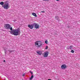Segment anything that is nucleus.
I'll list each match as a JSON object with an SVG mask.
<instances>
[{"instance_id":"1","label":"nucleus","mask_w":80,"mask_h":80,"mask_svg":"<svg viewBox=\"0 0 80 80\" xmlns=\"http://www.w3.org/2000/svg\"><path fill=\"white\" fill-rule=\"evenodd\" d=\"M9 29H10L11 30H12V31H9L10 33L12 35H13L15 36H17L20 34V31L19 28L13 30L12 27H10Z\"/></svg>"},{"instance_id":"2","label":"nucleus","mask_w":80,"mask_h":80,"mask_svg":"<svg viewBox=\"0 0 80 80\" xmlns=\"http://www.w3.org/2000/svg\"><path fill=\"white\" fill-rule=\"evenodd\" d=\"M34 44L36 47L38 48H40L42 45V41H37L35 42Z\"/></svg>"},{"instance_id":"3","label":"nucleus","mask_w":80,"mask_h":80,"mask_svg":"<svg viewBox=\"0 0 80 80\" xmlns=\"http://www.w3.org/2000/svg\"><path fill=\"white\" fill-rule=\"evenodd\" d=\"M2 7L5 9H7V10H8L10 8L9 7V4L7 2H5L4 5L2 6Z\"/></svg>"},{"instance_id":"4","label":"nucleus","mask_w":80,"mask_h":80,"mask_svg":"<svg viewBox=\"0 0 80 80\" xmlns=\"http://www.w3.org/2000/svg\"><path fill=\"white\" fill-rule=\"evenodd\" d=\"M4 26L5 28L7 29V30L10 29V28L11 27V25L9 24H5Z\"/></svg>"},{"instance_id":"5","label":"nucleus","mask_w":80,"mask_h":80,"mask_svg":"<svg viewBox=\"0 0 80 80\" xmlns=\"http://www.w3.org/2000/svg\"><path fill=\"white\" fill-rule=\"evenodd\" d=\"M49 53V52L48 51H46L44 52L43 57H48V55Z\"/></svg>"},{"instance_id":"6","label":"nucleus","mask_w":80,"mask_h":80,"mask_svg":"<svg viewBox=\"0 0 80 80\" xmlns=\"http://www.w3.org/2000/svg\"><path fill=\"white\" fill-rule=\"evenodd\" d=\"M34 26L35 28L36 29H38V28H39V25L37 24L36 23H34Z\"/></svg>"},{"instance_id":"7","label":"nucleus","mask_w":80,"mask_h":80,"mask_svg":"<svg viewBox=\"0 0 80 80\" xmlns=\"http://www.w3.org/2000/svg\"><path fill=\"white\" fill-rule=\"evenodd\" d=\"M61 67L62 69H65L67 68V66L65 64H63L61 65Z\"/></svg>"},{"instance_id":"8","label":"nucleus","mask_w":80,"mask_h":80,"mask_svg":"<svg viewBox=\"0 0 80 80\" xmlns=\"http://www.w3.org/2000/svg\"><path fill=\"white\" fill-rule=\"evenodd\" d=\"M33 26H34V24H31V25H28V27L30 29H32L33 28Z\"/></svg>"},{"instance_id":"9","label":"nucleus","mask_w":80,"mask_h":80,"mask_svg":"<svg viewBox=\"0 0 80 80\" xmlns=\"http://www.w3.org/2000/svg\"><path fill=\"white\" fill-rule=\"evenodd\" d=\"M37 53L38 55H41L42 53V51H37Z\"/></svg>"},{"instance_id":"10","label":"nucleus","mask_w":80,"mask_h":80,"mask_svg":"<svg viewBox=\"0 0 80 80\" xmlns=\"http://www.w3.org/2000/svg\"><path fill=\"white\" fill-rule=\"evenodd\" d=\"M32 15H33V16H34V17H37V15L36 14V13H32Z\"/></svg>"},{"instance_id":"11","label":"nucleus","mask_w":80,"mask_h":80,"mask_svg":"<svg viewBox=\"0 0 80 80\" xmlns=\"http://www.w3.org/2000/svg\"><path fill=\"white\" fill-rule=\"evenodd\" d=\"M73 47V46H70L69 47V48L70 49V50H72V49H73V50H74Z\"/></svg>"},{"instance_id":"12","label":"nucleus","mask_w":80,"mask_h":80,"mask_svg":"<svg viewBox=\"0 0 80 80\" xmlns=\"http://www.w3.org/2000/svg\"><path fill=\"white\" fill-rule=\"evenodd\" d=\"M33 75H32L31 77V78H30V80H32V79H33Z\"/></svg>"},{"instance_id":"13","label":"nucleus","mask_w":80,"mask_h":80,"mask_svg":"<svg viewBox=\"0 0 80 80\" xmlns=\"http://www.w3.org/2000/svg\"><path fill=\"white\" fill-rule=\"evenodd\" d=\"M3 4H4V2H0V5H3Z\"/></svg>"},{"instance_id":"14","label":"nucleus","mask_w":80,"mask_h":80,"mask_svg":"<svg viewBox=\"0 0 80 80\" xmlns=\"http://www.w3.org/2000/svg\"><path fill=\"white\" fill-rule=\"evenodd\" d=\"M45 43H46V44H48V41L46 40L45 41Z\"/></svg>"},{"instance_id":"15","label":"nucleus","mask_w":80,"mask_h":80,"mask_svg":"<svg viewBox=\"0 0 80 80\" xmlns=\"http://www.w3.org/2000/svg\"><path fill=\"white\" fill-rule=\"evenodd\" d=\"M71 53H74V51L72 49L71 50Z\"/></svg>"},{"instance_id":"16","label":"nucleus","mask_w":80,"mask_h":80,"mask_svg":"<svg viewBox=\"0 0 80 80\" xmlns=\"http://www.w3.org/2000/svg\"><path fill=\"white\" fill-rule=\"evenodd\" d=\"M45 49L46 50H47V49H48V46H46V48H45Z\"/></svg>"},{"instance_id":"17","label":"nucleus","mask_w":80,"mask_h":80,"mask_svg":"<svg viewBox=\"0 0 80 80\" xmlns=\"http://www.w3.org/2000/svg\"><path fill=\"white\" fill-rule=\"evenodd\" d=\"M25 73H23L22 74V77H24V76H25Z\"/></svg>"},{"instance_id":"18","label":"nucleus","mask_w":80,"mask_h":80,"mask_svg":"<svg viewBox=\"0 0 80 80\" xmlns=\"http://www.w3.org/2000/svg\"><path fill=\"white\" fill-rule=\"evenodd\" d=\"M32 74H33V72L32 71L30 72Z\"/></svg>"},{"instance_id":"19","label":"nucleus","mask_w":80,"mask_h":80,"mask_svg":"<svg viewBox=\"0 0 80 80\" xmlns=\"http://www.w3.org/2000/svg\"><path fill=\"white\" fill-rule=\"evenodd\" d=\"M41 12H42L43 13H45V11H41Z\"/></svg>"},{"instance_id":"20","label":"nucleus","mask_w":80,"mask_h":80,"mask_svg":"<svg viewBox=\"0 0 80 80\" xmlns=\"http://www.w3.org/2000/svg\"><path fill=\"white\" fill-rule=\"evenodd\" d=\"M43 0V1H47L48 0Z\"/></svg>"},{"instance_id":"21","label":"nucleus","mask_w":80,"mask_h":80,"mask_svg":"<svg viewBox=\"0 0 80 80\" xmlns=\"http://www.w3.org/2000/svg\"><path fill=\"white\" fill-rule=\"evenodd\" d=\"M3 62H5V60H4Z\"/></svg>"},{"instance_id":"22","label":"nucleus","mask_w":80,"mask_h":80,"mask_svg":"<svg viewBox=\"0 0 80 80\" xmlns=\"http://www.w3.org/2000/svg\"><path fill=\"white\" fill-rule=\"evenodd\" d=\"M10 52H13V51H10Z\"/></svg>"},{"instance_id":"23","label":"nucleus","mask_w":80,"mask_h":80,"mask_svg":"<svg viewBox=\"0 0 80 80\" xmlns=\"http://www.w3.org/2000/svg\"><path fill=\"white\" fill-rule=\"evenodd\" d=\"M48 80H52L51 79H48Z\"/></svg>"},{"instance_id":"24","label":"nucleus","mask_w":80,"mask_h":80,"mask_svg":"<svg viewBox=\"0 0 80 80\" xmlns=\"http://www.w3.org/2000/svg\"><path fill=\"white\" fill-rule=\"evenodd\" d=\"M56 1H59V0H56Z\"/></svg>"},{"instance_id":"25","label":"nucleus","mask_w":80,"mask_h":80,"mask_svg":"<svg viewBox=\"0 0 80 80\" xmlns=\"http://www.w3.org/2000/svg\"><path fill=\"white\" fill-rule=\"evenodd\" d=\"M56 18V17H55V18Z\"/></svg>"},{"instance_id":"26","label":"nucleus","mask_w":80,"mask_h":80,"mask_svg":"<svg viewBox=\"0 0 80 80\" xmlns=\"http://www.w3.org/2000/svg\"><path fill=\"white\" fill-rule=\"evenodd\" d=\"M68 27V28H69V27Z\"/></svg>"},{"instance_id":"27","label":"nucleus","mask_w":80,"mask_h":80,"mask_svg":"<svg viewBox=\"0 0 80 80\" xmlns=\"http://www.w3.org/2000/svg\"><path fill=\"white\" fill-rule=\"evenodd\" d=\"M68 49H69V48H68Z\"/></svg>"}]
</instances>
